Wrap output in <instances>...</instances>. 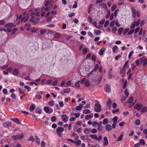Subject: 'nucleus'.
Returning <instances> with one entry per match:
<instances>
[{
	"mask_svg": "<svg viewBox=\"0 0 147 147\" xmlns=\"http://www.w3.org/2000/svg\"><path fill=\"white\" fill-rule=\"evenodd\" d=\"M64 128L62 127H59L57 129L56 132L57 135L60 137H61L62 133L64 131Z\"/></svg>",
	"mask_w": 147,
	"mask_h": 147,
	"instance_id": "obj_2",
	"label": "nucleus"
},
{
	"mask_svg": "<svg viewBox=\"0 0 147 147\" xmlns=\"http://www.w3.org/2000/svg\"><path fill=\"white\" fill-rule=\"evenodd\" d=\"M84 85L86 87H88L90 85V81L89 80H86L84 82Z\"/></svg>",
	"mask_w": 147,
	"mask_h": 147,
	"instance_id": "obj_18",
	"label": "nucleus"
},
{
	"mask_svg": "<svg viewBox=\"0 0 147 147\" xmlns=\"http://www.w3.org/2000/svg\"><path fill=\"white\" fill-rule=\"evenodd\" d=\"M61 119L63 121L66 122L68 119V117L65 114H63L61 116Z\"/></svg>",
	"mask_w": 147,
	"mask_h": 147,
	"instance_id": "obj_9",
	"label": "nucleus"
},
{
	"mask_svg": "<svg viewBox=\"0 0 147 147\" xmlns=\"http://www.w3.org/2000/svg\"><path fill=\"white\" fill-rule=\"evenodd\" d=\"M50 8V7L49 6H47L45 8H44V7H42L41 8L40 11H43V10H44L45 11H47L49 10Z\"/></svg>",
	"mask_w": 147,
	"mask_h": 147,
	"instance_id": "obj_17",
	"label": "nucleus"
},
{
	"mask_svg": "<svg viewBox=\"0 0 147 147\" xmlns=\"http://www.w3.org/2000/svg\"><path fill=\"white\" fill-rule=\"evenodd\" d=\"M16 26V25L13 23H8L6 24L4 27L6 28H13Z\"/></svg>",
	"mask_w": 147,
	"mask_h": 147,
	"instance_id": "obj_5",
	"label": "nucleus"
},
{
	"mask_svg": "<svg viewBox=\"0 0 147 147\" xmlns=\"http://www.w3.org/2000/svg\"><path fill=\"white\" fill-rule=\"evenodd\" d=\"M88 22L90 24L91 23L92 21V18L90 16H88Z\"/></svg>",
	"mask_w": 147,
	"mask_h": 147,
	"instance_id": "obj_63",
	"label": "nucleus"
},
{
	"mask_svg": "<svg viewBox=\"0 0 147 147\" xmlns=\"http://www.w3.org/2000/svg\"><path fill=\"white\" fill-rule=\"evenodd\" d=\"M31 25V24L29 23L26 24H25L24 26L25 28H26V29L27 31H28L30 30L31 28L30 27Z\"/></svg>",
	"mask_w": 147,
	"mask_h": 147,
	"instance_id": "obj_11",
	"label": "nucleus"
},
{
	"mask_svg": "<svg viewBox=\"0 0 147 147\" xmlns=\"http://www.w3.org/2000/svg\"><path fill=\"white\" fill-rule=\"evenodd\" d=\"M139 144H141L142 145H144L145 144V142L144 140L143 139H141L140 140L139 143Z\"/></svg>",
	"mask_w": 147,
	"mask_h": 147,
	"instance_id": "obj_30",
	"label": "nucleus"
},
{
	"mask_svg": "<svg viewBox=\"0 0 147 147\" xmlns=\"http://www.w3.org/2000/svg\"><path fill=\"white\" fill-rule=\"evenodd\" d=\"M94 111L97 112H99L101 111V105L98 102L96 103L95 105Z\"/></svg>",
	"mask_w": 147,
	"mask_h": 147,
	"instance_id": "obj_3",
	"label": "nucleus"
},
{
	"mask_svg": "<svg viewBox=\"0 0 147 147\" xmlns=\"http://www.w3.org/2000/svg\"><path fill=\"white\" fill-rule=\"evenodd\" d=\"M38 29L37 28H33L31 30V32L33 33H35L37 32Z\"/></svg>",
	"mask_w": 147,
	"mask_h": 147,
	"instance_id": "obj_38",
	"label": "nucleus"
},
{
	"mask_svg": "<svg viewBox=\"0 0 147 147\" xmlns=\"http://www.w3.org/2000/svg\"><path fill=\"white\" fill-rule=\"evenodd\" d=\"M35 105L34 104H31L30 105V111L32 112V111H34L35 109Z\"/></svg>",
	"mask_w": 147,
	"mask_h": 147,
	"instance_id": "obj_16",
	"label": "nucleus"
},
{
	"mask_svg": "<svg viewBox=\"0 0 147 147\" xmlns=\"http://www.w3.org/2000/svg\"><path fill=\"white\" fill-rule=\"evenodd\" d=\"M5 23V21L4 20H0V25L3 26L4 25Z\"/></svg>",
	"mask_w": 147,
	"mask_h": 147,
	"instance_id": "obj_54",
	"label": "nucleus"
},
{
	"mask_svg": "<svg viewBox=\"0 0 147 147\" xmlns=\"http://www.w3.org/2000/svg\"><path fill=\"white\" fill-rule=\"evenodd\" d=\"M136 21H133V22L131 24V26H130V28L131 29H134V28L136 26V24H135Z\"/></svg>",
	"mask_w": 147,
	"mask_h": 147,
	"instance_id": "obj_21",
	"label": "nucleus"
},
{
	"mask_svg": "<svg viewBox=\"0 0 147 147\" xmlns=\"http://www.w3.org/2000/svg\"><path fill=\"white\" fill-rule=\"evenodd\" d=\"M43 109L45 112L47 113H51L53 112V109L51 108H49L48 107L45 106Z\"/></svg>",
	"mask_w": 147,
	"mask_h": 147,
	"instance_id": "obj_4",
	"label": "nucleus"
},
{
	"mask_svg": "<svg viewBox=\"0 0 147 147\" xmlns=\"http://www.w3.org/2000/svg\"><path fill=\"white\" fill-rule=\"evenodd\" d=\"M24 136L22 134L21 135H17V139L21 140L22 139Z\"/></svg>",
	"mask_w": 147,
	"mask_h": 147,
	"instance_id": "obj_39",
	"label": "nucleus"
},
{
	"mask_svg": "<svg viewBox=\"0 0 147 147\" xmlns=\"http://www.w3.org/2000/svg\"><path fill=\"white\" fill-rule=\"evenodd\" d=\"M90 137L93 139H95L96 140V138L97 137L96 135H93L92 134L90 135Z\"/></svg>",
	"mask_w": 147,
	"mask_h": 147,
	"instance_id": "obj_60",
	"label": "nucleus"
},
{
	"mask_svg": "<svg viewBox=\"0 0 147 147\" xmlns=\"http://www.w3.org/2000/svg\"><path fill=\"white\" fill-rule=\"evenodd\" d=\"M72 136L75 137V140H77L78 138V136L77 135V134L75 133H73L72 134Z\"/></svg>",
	"mask_w": 147,
	"mask_h": 147,
	"instance_id": "obj_42",
	"label": "nucleus"
},
{
	"mask_svg": "<svg viewBox=\"0 0 147 147\" xmlns=\"http://www.w3.org/2000/svg\"><path fill=\"white\" fill-rule=\"evenodd\" d=\"M140 19H138L137 21H136L135 24H136V27H138L139 26V24L140 23Z\"/></svg>",
	"mask_w": 147,
	"mask_h": 147,
	"instance_id": "obj_53",
	"label": "nucleus"
},
{
	"mask_svg": "<svg viewBox=\"0 0 147 147\" xmlns=\"http://www.w3.org/2000/svg\"><path fill=\"white\" fill-rule=\"evenodd\" d=\"M147 111V107H144L142 110H141V112L142 113H143L145 112V111Z\"/></svg>",
	"mask_w": 147,
	"mask_h": 147,
	"instance_id": "obj_46",
	"label": "nucleus"
},
{
	"mask_svg": "<svg viewBox=\"0 0 147 147\" xmlns=\"http://www.w3.org/2000/svg\"><path fill=\"white\" fill-rule=\"evenodd\" d=\"M35 138L36 140V142L38 144H39L40 143V139L37 136L35 137Z\"/></svg>",
	"mask_w": 147,
	"mask_h": 147,
	"instance_id": "obj_51",
	"label": "nucleus"
},
{
	"mask_svg": "<svg viewBox=\"0 0 147 147\" xmlns=\"http://www.w3.org/2000/svg\"><path fill=\"white\" fill-rule=\"evenodd\" d=\"M129 28H127L124 29V30L123 32V34L124 35H125L126 34L127 32H128L129 30Z\"/></svg>",
	"mask_w": 147,
	"mask_h": 147,
	"instance_id": "obj_45",
	"label": "nucleus"
},
{
	"mask_svg": "<svg viewBox=\"0 0 147 147\" xmlns=\"http://www.w3.org/2000/svg\"><path fill=\"white\" fill-rule=\"evenodd\" d=\"M119 10V9H116L114 12V16L116 17L117 16V14L118 13Z\"/></svg>",
	"mask_w": 147,
	"mask_h": 147,
	"instance_id": "obj_58",
	"label": "nucleus"
},
{
	"mask_svg": "<svg viewBox=\"0 0 147 147\" xmlns=\"http://www.w3.org/2000/svg\"><path fill=\"white\" fill-rule=\"evenodd\" d=\"M35 112L37 113L41 114V109L39 107H37L36 109Z\"/></svg>",
	"mask_w": 147,
	"mask_h": 147,
	"instance_id": "obj_22",
	"label": "nucleus"
},
{
	"mask_svg": "<svg viewBox=\"0 0 147 147\" xmlns=\"http://www.w3.org/2000/svg\"><path fill=\"white\" fill-rule=\"evenodd\" d=\"M134 107L135 109L139 111L143 107V105L142 104L137 103L134 106Z\"/></svg>",
	"mask_w": 147,
	"mask_h": 147,
	"instance_id": "obj_8",
	"label": "nucleus"
},
{
	"mask_svg": "<svg viewBox=\"0 0 147 147\" xmlns=\"http://www.w3.org/2000/svg\"><path fill=\"white\" fill-rule=\"evenodd\" d=\"M117 30V28L116 27L114 26L113 27L112 29V31L113 33H115Z\"/></svg>",
	"mask_w": 147,
	"mask_h": 147,
	"instance_id": "obj_56",
	"label": "nucleus"
},
{
	"mask_svg": "<svg viewBox=\"0 0 147 147\" xmlns=\"http://www.w3.org/2000/svg\"><path fill=\"white\" fill-rule=\"evenodd\" d=\"M133 97H130L128 100H127V102L128 103H131L133 100Z\"/></svg>",
	"mask_w": 147,
	"mask_h": 147,
	"instance_id": "obj_31",
	"label": "nucleus"
},
{
	"mask_svg": "<svg viewBox=\"0 0 147 147\" xmlns=\"http://www.w3.org/2000/svg\"><path fill=\"white\" fill-rule=\"evenodd\" d=\"M61 35H60V34L59 33H55L54 36V37L56 38H59L61 37Z\"/></svg>",
	"mask_w": 147,
	"mask_h": 147,
	"instance_id": "obj_41",
	"label": "nucleus"
},
{
	"mask_svg": "<svg viewBox=\"0 0 147 147\" xmlns=\"http://www.w3.org/2000/svg\"><path fill=\"white\" fill-rule=\"evenodd\" d=\"M118 117L117 116H115L113 119V123H117Z\"/></svg>",
	"mask_w": 147,
	"mask_h": 147,
	"instance_id": "obj_34",
	"label": "nucleus"
},
{
	"mask_svg": "<svg viewBox=\"0 0 147 147\" xmlns=\"http://www.w3.org/2000/svg\"><path fill=\"white\" fill-rule=\"evenodd\" d=\"M17 30L18 29L17 28H14L11 31L12 34H14Z\"/></svg>",
	"mask_w": 147,
	"mask_h": 147,
	"instance_id": "obj_50",
	"label": "nucleus"
},
{
	"mask_svg": "<svg viewBox=\"0 0 147 147\" xmlns=\"http://www.w3.org/2000/svg\"><path fill=\"white\" fill-rule=\"evenodd\" d=\"M140 60L142 62H143V66H145L147 64V59L146 58H144V57L140 58Z\"/></svg>",
	"mask_w": 147,
	"mask_h": 147,
	"instance_id": "obj_7",
	"label": "nucleus"
},
{
	"mask_svg": "<svg viewBox=\"0 0 147 147\" xmlns=\"http://www.w3.org/2000/svg\"><path fill=\"white\" fill-rule=\"evenodd\" d=\"M110 15V11L109 10H108L107 13L105 16V18L108 19Z\"/></svg>",
	"mask_w": 147,
	"mask_h": 147,
	"instance_id": "obj_25",
	"label": "nucleus"
},
{
	"mask_svg": "<svg viewBox=\"0 0 147 147\" xmlns=\"http://www.w3.org/2000/svg\"><path fill=\"white\" fill-rule=\"evenodd\" d=\"M123 136V134H121L120 136L119 137L117 138V140H116V141H121L122 140V138Z\"/></svg>",
	"mask_w": 147,
	"mask_h": 147,
	"instance_id": "obj_26",
	"label": "nucleus"
},
{
	"mask_svg": "<svg viewBox=\"0 0 147 147\" xmlns=\"http://www.w3.org/2000/svg\"><path fill=\"white\" fill-rule=\"evenodd\" d=\"M106 129L108 131H111L112 129L111 126L109 124H107L105 127Z\"/></svg>",
	"mask_w": 147,
	"mask_h": 147,
	"instance_id": "obj_15",
	"label": "nucleus"
},
{
	"mask_svg": "<svg viewBox=\"0 0 147 147\" xmlns=\"http://www.w3.org/2000/svg\"><path fill=\"white\" fill-rule=\"evenodd\" d=\"M117 7L116 4H114L111 7V10L112 11H113L115 10V9Z\"/></svg>",
	"mask_w": 147,
	"mask_h": 147,
	"instance_id": "obj_29",
	"label": "nucleus"
},
{
	"mask_svg": "<svg viewBox=\"0 0 147 147\" xmlns=\"http://www.w3.org/2000/svg\"><path fill=\"white\" fill-rule=\"evenodd\" d=\"M35 14V13L34 12L31 13L30 15L31 17L29 20L30 22L32 23L33 25H37L39 23L38 21L40 20V18L38 17H36Z\"/></svg>",
	"mask_w": 147,
	"mask_h": 147,
	"instance_id": "obj_1",
	"label": "nucleus"
},
{
	"mask_svg": "<svg viewBox=\"0 0 147 147\" xmlns=\"http://www.w3.org/2000/svg\"><path fill=\"white\" fill-rule=\"evenodd\" d=\"M28 141H31L32 142L34 141V139L33 137V136H31L28 139Z\"/></svg>",
	"mask_w": 147,
	"mask_h": 147,
	"instance_id": "obj_55",
	"label": "nucleus"
},
{
	"mask_svg": "<svg viewBox=\"0 0 147 147\" xmlns=\"http://www.w3.org/2000/svg\"><path fill=\"white\" fill-rule=\"evenodd\" d=\"M105 91L108 93H109L111 92V88L110 86L108 84H106L105 86Z\"/></svg>",
	"mask_w": 147,
	"mask_h": 147,
	"instance_id": "obj_10",
	"label": "nucleus"
},
{
	"mask_svg": "<svg viewBox=\"0 0 147 147\" xmlns=\"http://www.w3.org/2000/svg\"><path fill=\"white\" fill-rule=\"evenodd\" d=\"M93 117V114L92 113L90 114V115H87L85 116V119L86 120H88L92 118Z\"/></svg>",
	"mask_w": 147,
	"mask_h": 147,
	"instance_id": "obj_19",
	"label": "nucleus"
},
{
	"mask_svg": "<svg viewBox=\"0 0 147 147\" xmlns=\"http://www.w3.org/2000/svg\"><path fill=\"white\" fill-rule=\"evenodd\" d=\"M92 7V3L90 4L88 7V13H90V12L91 9Z\"/></svg>",
	"mask_w": 147,
	"mask_h": 147,
	"instance_id": "obj_24",
	"label": "nucleus"
},
{
	"mask_svg": "<svg viewBox=\"0 0 147 147\" xmlns=\"http://www.w3.org/2000/svg\"><path fill=\"white\" fill-rule=\"evenodd\" d=\"M83 107V105L82 104H80L79 106H77L76 107V109L77 110H80Z\"/></svg>",
	"mask_w": 147,
	"mask_h": 147,
	"instance_id": "obj_23",
	"label": "nucleus"
},
{
	"mask_svg": "<svg viewBox=\"0 0 147 147\" xmlns=\"http://www.w3.org/2000/svg\"><path fill=\"white\" fill-rule=\"evenodd\" d=\"M24 88L27 90L28 92H29L31 90V88L28 85H25L24 86Z\"/></svg>",
	"mask_w": 147,
	"mask_h": 147,
	"instance_id": "obj_48",
	"label": "nucleus"
},
{
	"mask_svg": "<svg viewBox=\"0 0 147 147\" xmlns=\"http://www.w3.org/2000/svg\"><path fill=\"white\" fill-rule=\"evenodd\" d=\"M140 121L139 119H137L135 123V125H139L140 124Z\"/></svg>",
	"mask_w": 147,
	"mask_h": 147,
	"instance_id": "obj_52",
	"label": "nucleus"
},
{
	"mask_svg": "<svg viewBox=\"0 0 147 147\" xmlns=\"http://www.w3.org/2000/svg\"><path fill=\"white\" fill-rule=\"evenodd\" d=\"M123 28H119L118 30V34L119 35H121L123 32Z\"/></svg>",
	"mask_w": 147,
	"mask_h": 147,
	"instance_id": "obj_27",
	"label": "nucleus"
},
{
	"mask_svg": "<svg viewBox=\"0 0 147 147\" xmlns=\"http://www.w3.org/2000/svg\"><path fill=\"white\" fill-rule=\"evenodd\" d=\"M90 131V129L87 128H86L85 129V130H84V133L85 134H88L89 132Z\"/></svg>",
	"mask_w": 147,
	"mask_h": 147,
	"instance_id": "obj_43",
	"label": "nucleus"
},
{
	"mask_svg": "<svg viewBox=\"0 0 147 147\" xmlns=\"http://www.w3.org/2000/svg\"><path fill=\"white\" fill-rule=\"evenodd\" d=\"M109 24V20H107L105 24L104 27L105 28L107 27Z\"/></svg>",
	"mask_w": 147,
	"mask_h": 147,
	"instance_id": "obj_61",
	"label": "nucleus"
},
{
	"mask_svg": "<svg viewBox=\"0 0 147 147\" xmlns=\"http://www.w3.org/2000/svg\"><path fill=\"white\" fill-rule=\"evenodd\" d=\"M105 49L104 47L102 48L99 51L98 53L100 55H102L104 54Z\"/></svg>",
	"mask_w": 147,
	"mask_h": 147,
	"instance_id": "obj_13",
	"label": "nucleus"
},
{
	"mask_svg": "<svg viewBox=\"0 0 147 147\" xmlns=\"http://www.w3.org/2000/svg\"><path fill=\"white\" fill-rule=\"evenodd\" d=\"M71 91L70 89L69 88H65L64 90V93H68L70 92Z\"/></svg>",
	"mask_w": 147,
	"mask_h": 147,
	"instance_id": "obj_44",
	"label": "nucleus"
},
{
	"mask_svg": "<svg viewBox=\"0 0 147 147\" xmlns=\"http://www.w3.org/2000/svg\"><path fill=\"white\" fill-rule=\"evenodd\" d=\"M11 125V122H5L3 123V126L5 127H8Z\"/></svg>",
	"mask_w": 147,
	"mask_h": 147,
	"instance_id": "obj_12",
	"label": "nucleus"
},
{
	"mask_svg": "<svg viewBox=\"0 0 147 147\" xmlns=\"http://www.w3.org/2000/svg\"><path fill=\"white\" fill-rule=\"evenodd\" d=\"M54 101L52 100L49 102V105L51 106H53L54 105Z\"/></svg>",
	"mask_w": 147,
	"mask_h": 147,
	"instance_id": "obj_49",
	"label": "nucleus"
},
{
	"mask_svg": "<svg viewBox=\"0 0 147 147\" xmlns=\"http://www.w3.org/2000/svg\"><path fill=\"white\" fill-rule=\"evenodd\" d=\"M134 29H131V30L129 31V32L127 33V35H130L132 34H133L134 33Z\"/></svg>",
	"mask_w": 147,
	"mask_h": 147,
	"instance_id": "obj_33",
	"label": "nucleus"
},
{
	"mask_svg": "<svg viewBox=\"0 0 147 147\" xmlns=\"http://www.w3.org/2000/svg\"><path fill=\"white\" fill-rule=\"evenodd\" d=\"M53 19V17L51 16H50L48 17L46 19V21L47 22H49L50 21Z\"/></svg>",
	"mask_w": 147,
	"mask_h": 147,
	"instance_id": "obj_36",
	"label": "nucleus"
},
{
	"mask_svg": "<svg viewBox=\"0 0 147 147\" xmlns=\"http://www.w3.org/2000/svg\"><path fill=\"white\" fill-rule=\"evenodd\" d=\"M11 120L14 121L17 124H20V122L18 118H12L11 119Z\"/></svg>",
	"mask_w": 147,
	"mask_h": 147,
	"instance_id": "obj_20",
	"label": "nucleus"
},
{
	"mask_svg": "<svg viewBox=\"0 0 147 147\" xmlns=\"http://www.w3.org/2000/svg\"><path fill=\"white\" fill-rule=\"evenodd\" d=\"M118 49V47L117 45L114 46L112 48L113 52L115 53Z\"/></svg>",
	"mask_w": 147,
	"mask_h": 147,
	"instance_id": "obj_28",
	"label": "nucleus"
},
{
	"mask_svg": "<svg viewBox=\"0 0 147 147\" xmlns=\"http://www.w3.org/2000/svg\"><path fill=\"white\" fill-rule=\"evenodd\" d=\"M57 119L56 117L55 116H52L51 117V121L53 122H54Z\"/></svg>",
	"mask_w": 147,
	"mask_h": 147,
	"instance_id": "obj_32",
	"label": "nucleus"
},
{
	"mask_svg": "<svg viewBox=\"0 0 147 147\" xmlns=\"http://www.w3.org/2000/svg\"><path fill=\"white\" fill-rule=\"evenodd\" d=\"M112 103V102L111 101V100L110 99H109L107 102V105H111V104Z\"/></svg>",
	"mask_w": 147,
	"mask_h": 147,
	"instance_id": "obj_64",
	"label": "nucleus"
},
{
	"mask_svg": "<svg viewBox=\"0 0 147 147\" xmlns=\"http://www.w3.org/2000/svg\"><path fill=\"white\" fill-rule=\"evenodd\" d=\"M90 113V111L89 109L84 110L83 111V113L86 114H88Z\"/></svg>",
	"mask_w": 147,
	"mask_h": 147,
	"instance_id": "obj_40",
	"label": "nucleus"
},
{
	"mask_svg": "<svg viewBox=\"0 0 147 147\" xmlns=\"http://www.w3.org/2000/svg\"><path fill=\"white\" fill-rule=\"evenodd\" d=\"M115 21L113 20L110 23V26L111 27H113L115 25Z\"/></svg>",
	"mask_w": 147,
	"mask_h": 147,
	"instance_id": "obj_57",
	"label": "nucleus"
},
{
	"mask_svg": "<svg viewBox=\"0 0 147 147\" xmlns=\"http://www.w3.org/2000/svg\"><path fill=\"white\" fill-rule=\"evenodd\" d=\"M19 72L18 69H14L13 71L12 74L16 76H17L19 74Z\"/></svg>",
	"mask_w": 147,
	"mask_h": 147,
	"instance_id": "obj_14",
	"label": "nucleus"
},
{
	"mask_svg": "<svg viewBox=\"0 0 147 147\" xmlns=\"http://www.w3.org/2000/svg\"><path fill=\"white\" fill-rule=\"evenodd\" d=\"M67 140L68 141H70L73 143H76V145H80L81 144V140H78L76 141H74V140L72 139L69 138L67 139Z\"/></svg>",
	"mask_w": 147,
	"mask_h": 147,
	"instance_id": "obj_6",
	"label": "nucleus"
},
{
	"mask_svg": "<svg viewBox=\"0 0 147 147\" xmlns=\"http://www.w3.org/2000/svg\"><path fill=\"white\" fill-rule=\"evenodd\" d=\"M86 78H84L82 79L80 82V83L81 84H84V82H85L86 80Z\"/></svg>",
	"mask_w": 147,
	"mask_h": 147,
	"instance_id": "obj_59",
	"label": "nucleus"
},
{
	"mask_svg": "<svg viewBox=\"0 0 147 147\" xmlns=\"http://www.w3.org/2000/svg\"><path fill=\"white\" fill-rule=\"evenodd\" d=\"M108 119L107 118H105L103 121V124L105 125L108 123Z\"/></svg>",
	"mask_w": 147,
	"mask_h": 147,
	"instance_id": "obj_37",
	"label": "nucleus"
},
{
	"mask_svg": "<svg viewBox=\"0 0 147 147\" xmlns=\"http://www.w3.org/2000/svg\"><path fill=\"white\" fill-rule=\"evenodd\" d=\"M12 69L13 68L12 67H9L7 69L6 71H7L10 72L12 70Z\"/></svg>",
	"mask_w": 147,
	"mask_h": 147,
	"instance_id": "obj_62",
	"label": "nucleus"
},
{
	"mask_svg": "<svg viewBox=\"0 0 147 147\" xmlns=\"http://www.w3.org/2000/svg\"><path fill=\"white\" fill-rule=\"evenodd\" d=\"M125 70H123L121 69L120 71V73L121 74H122V76H125Z\"/></svg>",
	"mask_w": 147,
	"mask_h": 147,
	"instance_id": "obj_47",
	"label": "nucleus"
},
{
	"mask_svg": "<svg viewBox=\"0 0 147 147\" xmlns=\"http://www.w3.org/2000/svg\"><path fill=\"white\" fill-rule=\"evenodd\" d=\"M101 5L102 6L103 8L105 10H106L107 9V7L106 4L105 3H102L101 4Z\"/></svg>",
	"mask_w": 147,
	"mask_h": 147,
	"instance_id": "obj_35",
	"label": "nucleus"
}]
</instances>
